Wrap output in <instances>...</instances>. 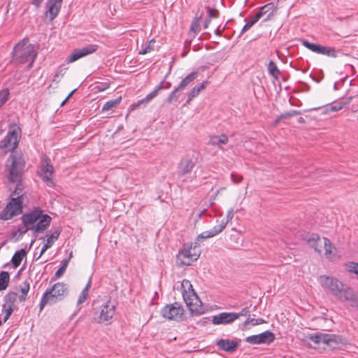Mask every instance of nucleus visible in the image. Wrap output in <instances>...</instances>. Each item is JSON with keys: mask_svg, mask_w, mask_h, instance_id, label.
I'll return each mask as SVG.
<instances>
[{"mask_svg": "<svg viewBox=\"0 0 358 358\" xmlns=\"http://www.w3.org/2000/svg\"><path fill=\"white\" fill-rule=\"evenodd\" d=\"M300 114H301V111L296 110H292L286 112L284 114H282L280 116V118L290 117H293V116L298 115Z\"/></svg>", "mask_w": 358, "mask_h": 358, "instance_id": "obj_44", "label": "nucleus"}, {"mask_svg": "<svg viewBox=\"0 0 358 358\" xmlns=\"http://www.w3.org/2000/svg\"><path fill=\"white\" fill-rule=\"evenodd\" d=\"M25 166V159L22 154L15 152L12 154L6 161V169L8 178L11 182H17L15 190L10 194V196H17L24 194L22 193L21 181L23 170Z\"/></svg>", "mask_w": 358, "mask_h": 358, "instance_id": "obj_3", "label": "nucleus"}, {"mask_svg": "<svg viewBox=\"0 0 358 358\" xmlns=\"http://www.w3.org/2000/svg\"><path fill=\"white\" fill-rule=\"evenodd\" d=\"M352 99V97H349L346 101H342V102L338 103L337 104H336L334 106H331L329 107V108L328 110L330 111H332V112L338 111V110L343 109V108H345V106H347L350 103Z\"/></svg>", "mask_w": 358, "mask_h": 358, "instance_id": "obj_37", "label": "nucleus"}, {"mask_svg": "<svg viewBox=\"0 0 358 358\" xmlns=\"http://www.w3.org/2000/svg\"><path fill=\"white\" fill-rule=\"evenodd\" d=\"M21 220L24 227L36 234L44 232L50 227L52 217L43 213V210L40 207H34L23 213Z\"/></svg>", "mask_w": 358, "mask_h": 358, "instance_id": "obj_2", "label": "nucleus"}, {"mask_svg": "<svg viewBox=\"0 0 358 358\" xmlns=\"http://www.w3.org/2000/svg\"><path fill=\"white\" fill-rule=\"evenodd\" d=\"M28 231H30V229H27L26 227L23 226V227L20 228L16 231H15L13 235V236H15L17 234L19 236H22V235L24 234L26 232H27Z\"/></svg>", "mask_w": 358, "mask_h": 358, "instance_id": "obj_49", "label": "nucleus"}, {"mask_svg": "<svg viewBox=\"0 0 358 358\" xmlns=\"http://www.w3.org/2000/svg\"><path fill=\"white\" fill-rule=\"evenodd\" d=\"M62 0H48L46 3L47 13L50 14V20H53L59 14Z\"/></svg>", "mask_w": 358, "mask_h": 358, "instance_id": "obj_19", "label": "nucleus"}, {"mask_svg": "<svg viewBox=\"0 0 358 358\" xmlns=\"http://www.w3.org/2000/svg\"><path fill=\"white\" fill-rule=\"evenodd\" d=\"M67 287L62 282L55 284L51 288H48L43 293L40 304V311H42L47 304H53L62 300L66 294Z\"/></svg>", "mask_w": 358, "mask_h": 358, "instance_id": "obj_7", "label": "nucleus"}, {"mask_svg": "<svg viewBox=\"0 0 358 358\" xmlns=\"http://www.w3.org/2000/svg\"><path fill=\"white\" fill-rule=\"evenodd\" d=\"M95 320L99 324H110L115 314V303L110 299L94 303Z\"/></svg>", "mask_w": 358, "mask_h": 358, "instance_id": "obj_5", "label": "nucleus"}, {"mask_svg": "<svg viewBox=\"0 0 358 358\" xmlns=\"http://www.w3.org/2000/svg\"><path fill=\"white\" fill-rule=\"evenodd\" d=\"M254 24L250 22L249 21L248 22H247L244 27H243L242 30H241V34H243L244 32L247 31L249 29H250Z\"/></svg>", "mask_w": 358, "mask_h": 358, "instance_id": "obj_52", "label": "nucleus"}, {"mask_svg": "<svg viewBox=\"0 0 358 358\" xmlns=\"http://www.w3.org/2000/svg\"><path fill=\"white\" fill-rule=\"evenodd\" d=\"M208 18H212V17H217V15L215 14V13L213 11V10L212 9H208Z\"/></svg>", "mask_w": 358, "mask_h": 358, "instance_id": "obj_54", "label": "nucleus"}, {"mask_svg": "<svg viewBox=\"0 0 358 358\" xmlns=\"http://www.w3.org/2000/svg\"><path fill=\"white\" fill-rule=\"evenodd\" d=\"M262 17L261 13L257 12L255 15L252 17L250 22L255 24Z\"/></svg>", "mask_w": 358, "mask_h": 358, "instance_id": "obj_53", "label": "nucleus"}, {"mask_svg": "<svg viewBox=\"0 0 358 358\" xmlns=\"http://www.w3.org/2000/svg\"><path fill=\"white\" fill-rule=\"evenodd\" d=\"M264 322L263 319H255V318H248L245 321V324H251L252 326H255L257 324H261Z\"/></svg>", "mask_w": 358, "mask_h": 358, "instance_id": "obj_45", "label": "nucleus"}, {"mask_svg": "<svg viewBox=\"0 0 358 358\" xmlns=\"http://www.w3.org/2000/svg\"><path fill=\"white\" fill-rule=\"evenodd\" d=\"M122 97L119 96L117 99L108 101L102 107L103 111L112 110L116 107L121 101Z\"/></svg>", "mask_w": 358, "mask_h": 358, "instance_id": "obj_35", "label": "nucleus"}, {"mask_svg": "<svg viewBox=\"0 0 358 358\" xmlns=\"http://www.w3.org/2000/svg\"><path fill=\"white\" fill-rule=\"evenodd\" d=\"M298 122H299V123H304V122H305V120H304V118H303V117H299V118L298 119Z\"/></svg>", "mask_w": 358, "mask_h": 358, "instance_id": "obj_58", "label": "nucleus"}, {"mask_svg": "<svg viewBox=\"0 0 358 358\" xmlns=\"http://www.w3.org/2000/svg\"><path fill=\"white\" fill-rule=\"evenodd\" d=\"M325 239L326 238H321L317 234H312L308 238V243L311 248H314L316 252L320 254L324 245V242H322V241H324Z\"/></svg>", "mask_w": 358, "mask_h": 358, "instance_id": "obj_21", "label": "nucleus"}, {"mask_svg": "<svg viewBox=\"0 0 358 358\" xmlns=\"http://www.w3.org/2000/svg\"><path fill=\"white\" fill-rule=\"evenodd\" d=\"M196 164V159L189 157H184L178 164V174L180 177L189 173Z\"/></svg>", "mask_w": 358, "mask_h": 358, "instance_id": "obj_17", "label": "nucleus"}, {"mask_svg": "<svg viewBox=\"0 0 358 358\" xmlns=\"http://www.w3.org/2000/svg\"><path fill=\"white\" fill-rule=\"evenodd\" d=\"M210 22V18H207L205 20V22H204V24H203V27L204 29H207L208 27V25Z\"/></svg>", "mask_w": 358, "mask_h": 358, "instance_id": "obj_56", "label": "nucleus"}, {"mask_svg": "<svg viewBox=\"0 0 358 358\" xmlns=\"http://www.w3.org/2000/svg\"><path fill=\"white\" fill-rule=\"evenodd\" d=\"M198 76V72L193 71L185 77L178 86V89L182 90L192 83Z\"/></svg>", "mask_w": 358, "mask_h": 358, "instance_id": "obj_29", "label": "nucleus"}, {"mask_svg": "<svg viewBox=\"0 0 358 358\" xmlns=\"http://www.w3.org/2000/svg\"><path fill=\"white\" fill-rule=\"evenodd\" d=\"M178 90H180V89H178V87L173 90L172 91L169 96L167 97L166 99V101L169 103H172L173 101H176L178 100V97H179V94H177V92Z\"/></svg>", "mask_w": 358, "mask_h": 358, "instance_id": "obj_43", "label": "nucleus"}, {"mask_svg": "<svg viewBox=\"0 0 358 358\" xmlns=\"http://www.w3.org/2000/svg\"><path fill=\"white\" fill-rule=\"evenodd\" d=\"M228 141V136L225 134H221L212 136L208 142V144L221 148L222 145L227 144Z\"/></svg>", "mask_w": 358, "mask_h": 358, "instance_id": "obj_26", "label": "nucleus"}, {"mask_svg": "<svg viewBox=\"0 0 358 358\" xmlns=\"http://www.w3.org/2000/svg\"><path fill=\"white\" fill-rule=\"evenodd\" d=\"M43 0H33V4L36 7V8H38L40 7L42 1Z\"/></svg>", "mask_w": 358, "mask_h": 358, "instance_id": "obj_55", "label": "nucleus"}, {"mask_svg": "<svg viewBox=\"0 0 358 358\" xmlns=\"http://www.w3.org/2000/svg\"><path fill=\"white\" fill-rule=\"evenodd\" d=\"M25 256L26 251L24 249H21L20 250L16 251L11 259L13 266L15 268H17L20 265L23 258Z\"/></svg>", "mask_w": 358, "mask_h": 358, "instance_id": "obj_30", "label": "nucleus"}, {"mask_svg": "<svg viewBox=\"0 0 358 358\" xmlns=\"http://www.w3.org/2000/svg\"><path fill=\"white\" fill-rule=\"evenodd\" d=\"M98 45L91 44L80 49L75 50L66 59L67 63H72L76 60L94 52L97 50Z\"/></svg>", "mask_w": 358, "mask_h": 358, "instance_id": "obj_15", "label": "nucleus"}, {"mask_svg": "<svg viewBox=\"0 0 358 358\" xmlns=\"http://www.w3.org/2000/svg\"><path fill=\"white\" fill-rule=\"evenodd\" d=\"M61 230L59 228L57 229L50 234H46V243L43 245L38 258H40L49 248H50L58 239Z\"/></svg>", "mask_w": 358, "mask_h": 358, "instance_id": "obj_20", "label": "nucleus"}, {"mask_svg": "<svg viewBox=\"0 0 358 358\" xmlns=\"http://www.w3.org/2000/svg\"><path fill=\"white\" fill-rule=\"evenodd\" d=\"M76 91V89H74L73 90H72L69 94L67 96V97L65 99V101H67L72 95Z\"/></svg>", "mask_w": 358, "mask_h": 358, "instance_id": "obj_57", "label": "nucleus"}, {"mask_svg": "<svg viewBox=\"0 0 358 358\" xmlns=\"http://www.w3.org/2000/svg\"><path fill=\"white\" fill-rule=\"evenodd\" d=\"M238 319L236 313H221L213 317L212 322L214 324H227L234 322Z\"/></svg>", "mask_w": 358, "mask_h": 358, "instance_id": "obj_18", "label": "nucleus"}, {"mask_svg": "<svg viewBox=\"0 0 358 358\" xmlns=\"http://www.w3.org/2000/svg\"><path fill=\"white\" fill-rule=\"evenodd\" d=\"M190 30L194 33L199 32L200 31L199 20H195L192 22L190 27Z\"/></svg>", "mask_w": 358, "mask_h": 358, "instance_id": "obj_47", "label": "nucleus"}, {"mask_svg": "<svg viewBox=\"0 0 358 358\" xmlns=\"http://www.w3.org/2000/svg\"><path fill=\"white\" fill-rule=\"evenodd\" d=\"M274 10H275V8H274L273 3H268L266 5H264V6H262L258 12L261 13L262 17L264 15L268 13L266 19L265 20H267L273 15Z\"/></svg>", "mask_w": 358, "mask_h": 358, "instance_id": "obj_34", "label": "nucleus"}, {"mask_svg": "<svg viewBox=\"0 0 358 358\" xmlns=\"http://www.w3.org/2000/svg\"><path fill=\"white\" fill-rule=\"evenodd\" d=\"M245 341L250 344H260L257 334L246 337Z\"/></svg>", "mask_w": 358, "mask_h": 358, "instance_id": "obj_46", "label": "nucleus"}, {"mask_svg": "<svg viewBox=\"0 0 358 358\" xmlns=\"http://www.w3.org/2000/svg\"><path fill=\"white\" fill-rule=\"evenodd\" d=\"M16 299L17 294L14 292H10L3 297V304L2 306L15 308V303Z\"/></svg>", "mask_w": 358, "mask_h": 358, "instance_id": "obj_31", "label": "nucleus"}, {"mask_svg": "<svg viewBox=\"0 0 358 358\" xmlns=\"http://www.w3.org/2000/svg\"><path fill=\"white\" fill-rule=\"evenodd\" d=\"M10 275L7 271H1L0 273V291L5 290L9 283Z\"/></svg>", "mask_w": 358, "mask_h": 358, "instance_id": "obj_33", "label": "nucleus"}, {"mask_svg": "<svg viewBox=\"0 0 358 358\" xmlns=\"http://www.w3.org/2000/svg\"><path fill=\"white\" fill-rule=\"evenodd\" d=\"M268 71L269 74L275 78H278L280 75V71L277 67L275 63L273 61H270L268 65Z\"/></svg>", "mask_w": 358, "mask_h": 358, "instance_id": "obj_36", "label": "nucleus"}, {"mask_svg": "<svg viewBox=\"0 0 358 358\" xmlns=\"http://www.w3.org/2000/svg\"><path fill=\"white\" fill-rule=\"evenodd\" d=\"M301 43L307 49L317 54L327 55L331 57H336V50L333 48L326 47L316 43H310L307 40H303Z\"/></svg>", "mask_w": 358, "mask_h": 358, "instance_id": "obj_13", "label": "nucleus"}, {"mask_svg": "<svg viewBox=\"0 0 358 358\" xmlns=\"http://www.w3.org/2000/svg\"><path fill=\"white\" fill-rule=\"evenodd\" d=\"M5 242H2L0 243V250L4 246Z\"/></svg>", "mask_w": 358, "mask_h": 358, "instance_id": "obj_61", "label": "nucleus"}, {"mask_svg": "<svg viewBox=\"0 0 358 358\" xmlns=\"http://www.w3.org/2000/svg\"><path fill=\"white\" fill-rule=\"evenodd\" d=\"M157 86H161L162 90H164V89L167 90L171 87V84L169 82L164 83V81L163 80Z\"/></svg>", "mask_w": 358, "mask_h": 358, "instance_id": "obj_50", "label": "nucleus"}, {"mask_svg": "<svg viewBox=\"0 0 358 358\" xmlns=\"http://www.w3.org/2000/svg\"><path fill=\"white\" fill-rule=\"evenodd\" d=\"M9 94L8 89H3L0 91V108L7 101Z\"/></svg>", "mask_w": 358, "mask_h": 358, "instance_id": "obj_41", "label": "nucleus"}, {"mask_svg": "<svg viewBox=\"0 0 358 358\" xmlns=\"http://www.w3.org/2000/svg\"><path fill=\"white\" fill-rule=\"evenodd\" d=\"M66 102V101H65V99L63 101V102L62 103V106H63L65 103Z\"/></svg>", "mask_w": 358, "mask_h": 358, "instance_id": "obj_63", "label": "nucleus"}, {"mask_svg": "<svg viewBox=\"0 0 358 358\" xmlns=\"http://www.w3.org/2000/svg\"><path fill=\"white\" fill-rule=\"evenodd\" d=\"M318 280L321 286L337 299L358 310V295L352 288L332 276L320 275Z\"/></svg>", "mask_w": 358, "mask_h": 358, "instance_id": "obj_1", "label": "nucleus"}, {"mask_svg": "<svg viewBox=\"0 0 358 358\" xmlns=\"http://www.w3.org/2000/svg\"><path fill=\"white\" fill-rule=\"evenodd\" d=\"M206 212V210H202L199 214V217H201V216Z\"/></svg>", "mask_w": 358, "mask_h": 358, "instance_id": "obj_60", "label": "nucleus"}, {"mask_svg": "<svg viewBox=\"0 0 358 358\" xmlns=\"http://www.w3.org/2000/svg\"><path fill=\"white\" fill-rule=\"evenodd\" d=\"M59 78V75L58 73H57L55 76V78H54V81L57 80V79Z\"/></svg>", "mask_w": 358, "mask_h": 358, "instance_id": "obj_59", "label": "nucleus"}, {"mask_svg": "<svg viewBox=\"0 0 358 358\" xmlns=\"http://www.w3.org/2000/svg\"><path fill=\"white\" fill-rule=\"evenodd\" d=\"M54 168L50 163V159L48 157L43 156L41 161L38 174L42 178L43 181L49 187L54 186V181L52 178Z\"/></svg>", "mask_w": 358, "mask_h": 358, "instance_id": "obj_11", "label": "nucleus"}, {"mask_svg": "<svg viewBox=\"0 0 358 358\" xmlns=\"http://www.w3.org/2000/svg\"><path fill=\"white\" fill-rule=\"evenodd\" d=\"M250 313V310L248 308H243L240 313H236V314L238 315V318L240 316H245L248 315Z\"/></svg>", "mask_w": 358, "mask_h": 358, "instance_id": "obj_51", "label": "nucleus"}, {"mask_svg": "<svg viewBox=\"0 0 358 358\" xmlns=\"http://www.w3.org/2000/svg\"><path fill=\"white\" fill-rule=\"evenodd\" d=\"M183 299L192 313L200 315L203 313L202 302L193 289L192 285L188 280H183L181 283Z\"/></svg>", "mask_w": 358, "mask_h": 358, "instance_id": "obj_6", "label": "nucleus"}, {"mask_svg": "<svg viewBox=\"0 0 358 358\" xmlns=\"http://www.w3.org/2000/svg\"><path fill=\"white\" fill-rule=\"evenodd\" d=\"M208 83V81H203V83L194 86L188 93L186 103H189L194 98L196 97L199 94L201 90L206 87Z\"/></svg>", "mask_w": 358, "mask_h": 358, "instance_id": "obj_24", "label": "nucleus"}, {"mask_svg": "<svg viewBox=\"0 0 358 358\" xmlns=\"http://www.w3.org/2000/svg\"><path fill=\"white\" fill-rule=\"evenodd\" d=\"M199 256L200 253L196 251V247L184 245L177 255V263L180 266H189Z\"/></svg>", "mask_w": 358, "mask_h": 358, "instance_id": "obj_10", "label": "nucleus"}, {"mask_svg": "<svg viewBox=\"0 0 358 358\" xmlns=\"http://www.w3.org/2000/svg\"><path fill=\"white\" fill-rule=\"evenodd\" d=\"M44 239V237H41L40 238V240H43Z\"/></svg>", "mask_w": 358, "mask_h": 358, "instance_id": "obj_64", "label": "nucleus"}, {"mask_svg": "<svg viewBox=\"0 0 358 358\" xmlns=\"http://www.w3.org/2000/svg\"><path fill=\"white\" fill-rule=\"evenodd\" d=\"M162 90L161 86H157L155 89L150 93H149L144 99L139 100L137 103H135L131 106L132 109L136 108V107L140 106L141 104L144 103H147L154 99L157 96L158 92Z\"/></svg>", "mask_w": 358, "mask_h": 358, "instance_id": "obj_25", "label": "nucleus"}, {"mask_svg": "<svg viewBox=\"0 0 358 358\" xmlns=\"http://www.w3.org/2000/svg\"><path fill=\"white\" fill-rule=\"evenodd\" d=\"M225 189V188H224V187H223V188H220V189H218V190H217V194H218V193L220 192V190H223V189Z\"/></svg>", "mask_w": 358, "mask_h": 358, "instance_id": "obj_62", "label": "nucleus"}, {"mask_svg": "<svg viewBox=\"0 0 358 358\" xmlns=\"http://www.w3.org/2000/svg\"><path fill=\"white\" fill-rule=\"evenodd\" d=\"M235 211L234 208H230L227 215V218L225 220H222L218 225L215 226L213 229L209 231H206L200 234L196 239V243L200 241L202 239H206L208 238L213 237L222 231V230L226 227L227 223L231 221L234 215Z\"/></svg>", "mask_w": 358, "mask_h": 358, "instance_id": "obj_9", "label": "nucleus"}, {"mask_svg": "<svg viewBox=\"0 0 358 358\" xmlns=\"http://www.w3.org/2000/svg\"><path fill=\"white\" fill-rule=\"evenodd\" d=\"M15 308L6 306H2V312L4 313L3 315V322H6L10 316L12 315L14 311Z\"/></svg>", "mask_w": 358, "mask_h": 358, "instance_id": "obj_40", "label": "nucleus"}, {"mask_svg": "<svg viewBox=\"0 0 358 358\" xmlns=\"http://www.w3.org/2000/svg\"><path fill=\"white\" fill-rule=\"evenodd\" d=\"M90 287H91V278L89 279L85 288L81 292V293L79 296V298L78 299V302H77L78 305L82 304L87 299V297L89 296V290H90Z\"/></svg>", "mask_w": 358, "mask_h": 358, "instance_id": "obj_32", "label": "nucleus"}, {"mask_svg": "<svg viewBox=\"0 0 358 358\" xmlns=\"http://www.w3.org/2000/svg\"><path fill=\"white\" fill-rule=\"evenodd\" d=\"M24 194L10 196V199L0 213V219L8 220L22 213Z\"/></svg>", "mask_w": 358, "mask_h": 358, "instance_id": "obj_8", "label": "nucleus"}, {"mask_svg": "<svg viewBox=\"0 0 358 358\" xmlns=\"http://www.w3.org/2000/svg\"><path fill=\"white\" fill-rule=\"evenodd\" d=\"M155 41L154 39L150 40L148 43L146 45L145 48H143L141 50L139 51L140 55H145L148 52H150L151 51L154 50Z\"/></svg>", "mask_w": 358, "mask_h": 358, "instance_id": "obj_39", "label": "nucleus"}, {"mask_svg": "<svg viewBox=\"0 0 358 358\" xmlns=\"http://www.w3.org/2000/svg\"><path fill=\"white\" fill-rule=\"evenodd\" d=\"M260 344H270L275 340V336L273 332L266 331L257 334Z\"/></svg>", "mask_w": 358, "mask_h": 358, "instance_id": "obj_27", "label": "nucleus"}, {"mask_svg": "<svg viewBox=\"0 0 358 358\" xmlns=\"http://www.w3.org/2000/svg\"><path fill=\"white\" fill-rule=\"evenodd\" d=\"M18 145V135L15 129L9 130L0 143V147L6 152L12 151Z\"/></svg>", "mask_w": 358, "mask_h": 358, "instance_id": "obj_14", "label": "nucleus"}, {"mask_svg": "<svg viewBox=\"0 0 358 358\" xmlns=\"http://www.w3.org/2000/svg\"><path fill=\"white\" fill-rule=\"evenodd\" d=\"M306 338L315 344H320L321 343L330 345L331 343H337L338 336L335 334H329L324 333H315L309 334Z\"/></svg>", "mask_w": 358, "mask_h": 358, "instance_id": "obj_16", "label": "nucleus"}, {"mask_svg": "<svg viewBox=\"0 0 358 358\" xmlns=\"http://www.w3.org/2000/svg\"><path fill=\"white\" fill-rule=\"evenodd\" d=\"M346 269L352 273L356 275L357 278H358V263L355 262H348L345 264Z\"/></svg>", "mask_w": 358, "mask_h": 358, "instance_id": "obj_38", "label": "nucleus"}, {"mask_svg": "<svg viewBox=\"0 0 358 358\" xmlns=\"http://www.w3.org/2000/svg\"><path fill=\"white\" fill-rule=\"evenodd\" d=\"M69 262V259H65L63 262L61 267L55 272V275L56 278H60L64 274V273L65 272V271L67 268Z\"/></svg>", "mask_w": 358, "mask_h": 358, "instance_id": "obj_42", "label": "nucleus"}, {"mask_svg": "<svg viewBox=\"0 0 358 358\" xmlns=\"http://www.w3.org/2000/svg\"><path fill=\"white\" fill-rule=\"evenodd\" d=\"M322 242H324L323 248L324 249L325 257L330 260H334L336 258V248L331 245L330 241L327 238L324 241H322Z\"/></svg>", "mask_w": 358, "mask_h": 358, "instance_id": "obj_23", "label": "nucleus"}, {"mask_svg": "<svg viewBox=\"0 0 358 358\" xmlns=\"http://www.w3.org/2000/svg\"><path fill=\"white\" fill-rule=\"evenodd\" d=\"M37 52L34 45L29 43L27 38L20 41L13 49V57L16 63H29L28 66L31 68L36 59Z\"/></svg>", "mask_w": 358, "mask_h": 358, "instance_id": "obj_4", "label": "nucleus"}, {"mask_svg": "<svg viewBox=\"0 0 358 358\" xmlns=\"http://www.w3.org/2000/svg\"><path fill=\"white\" fill-rule=\"evenodd\" d=\"M183 313V308L178 303L168 304L161 310L162 317L169 320L180 321Z\"/></svg>", "mask_w": 358, "mask_h": 358, "instance_id": "obj_12", "label": "nucleus"}, {"mask_svg": "<svg viewBox=\"0 0 358 358\" xmlns=\"http://www.w3.org/2000/svg\"><path fill=\"white\" fill-rule=\"evenodd\" d=\"M217 346L227 352H233L238 346V343L230 339H220L217 342Z\"/></svg>", "mask_w": 358, "mask_h": 358, "instance_id": "obj_22", "label": "nucleus"}, {"mask_svg": "<svg viewBox=\"0 0 358 358\" xmlns=\"http://www.w3.org/2000/svg\"><path fill=\"white\" fill-rule=\"evenodd\" d=\"M30 289V284L27 280L22 282L20 285V291L21 294L18 296L20 302L25 301L27 299V294Z\"/></svg>", "mask_w": 358, "mask_h": 358, "instance_id": "obj_28", "label": "nucleus"}, {"mask_svg": "<svg viewBox=\"0 0 358 358\" xmlns=\"http://www.w3.org/2000/svg\"><path fill=\"white\" fill-rule=\"evenodd\" d=\"M231 179L234 183H239L243 180V176L236 175L235 173L231 174Z\"/></svg>", "mask_w": 358, "mask_h": 358, "instance_id": "obj_48", "label": "nucleus"}]
</instances>
